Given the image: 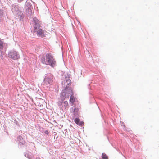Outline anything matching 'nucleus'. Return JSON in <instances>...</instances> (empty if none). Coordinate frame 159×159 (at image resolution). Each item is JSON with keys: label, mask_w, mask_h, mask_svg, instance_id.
<instances>
[{"label": "nucleus", "mask_w": 159, "mask_h": 159, "mask_svg": "<svg viewBox=\"0 0 159 159\" xmlns=\"http://www.w3.org/2000/svg\"><path fill=\"white\" fill-rule=\"evenodd\" d=\"M45 57L46 59L43 58L41 59V62L46 65H49L52 67H54L56 65V62L52 54L50 53H47Z\"/></svg>", "instance_id": "f257e3e1"}, {"label": "nucleus", "mask_w": 159, "mask_h": 159, "mask_svg": "<svg viewBox=\"0 0 159 159\" xmlns=\"http://www.w3.org/2000/svg\"><path fill=\"white\" fill-rule=\"evenodd\" d=\"M33 21L35 24L34 32H36L38 36L42 37H43L44 36V32L42 29L39 28L40 27V23L39 21L36 18H34Z\"/></svg>", "instance_id": "f03ea898"}, {"label": "nucleus", "mask_w": 159, "mask_h": 159, "mask_svg": "<svg viewBox=\"0 0 159 159\" xmlns=\"http://www.w3.org/2000/svg\"><path fill=\"white\" fill-rule=\"evenodd\" d=\"M9 57L14 60H16L20 58V56L18 52L15 51L10 52L8 54Z\"/></svg>", "instance_id": "7ed1b4c3"}, {"label": "nucleus", "mask_w": 159, "mask_h": 159, "mask_svg": "<svg viewBox=\"0 0 159 159\" xmlns=\"http://www.w3.org/2000/svg\"><path fill=\"white\" fill-rule=\"evenodd\" d=\"M52 77L50 76H46L44 79V84L47 85H51L53 82Z\"/></svg>", "instance_id": "20e7f679"}, {"label": "nucleus", "mask_w": 159, "mask_h": 159, "mask_svg": "<svg viewBox=\"0 0 159 159\" xmlns=\"http://www.w3.org/2000/svg\"><path fill=\"white\" fill-rule=\"evenodd\" d=\"M67 91L69 94L71 95L70 98V102L72 103L71 105H73L75 101V98L73 96V93L72 90L71 89H68Z\"/></svg>", "instance_id": "39448f33"}, {"label": "nucleus", "mask_w": 159, "mask_h": 159, "mask_svg": "<svg viewBox=\"0 0 159 159\" xmlns=\"http://www.w3.org/2000/svg\"><path fill=\"white\" fill-rule=\"evenodd\" d=\"M71 84V80L69 79L67 80L65 82H64V85L65 87L66 90L68 88Z\"/></svg>", "instance_id": "423d86ee"}, {"label": "nucleus", "mask_w": 159, "mask_h": 159, "mask_svg": "<svg viewBox=\"0 0 159 159\" xmlns=\"http://www.w3.org/2000/svg\"><path fill=\"white\" fill-rule=\"evenodd\" d=\"M5 44L4 43V42L2 41L1 40H0V49H2L3 48V47L5 45Z\"/></svg>", "instance_id": "0eeeda50"}, {"label": "nucleus", "mask_w": 159, "mask_h": 159, "mask_svg": "<svg viewBox=\"0 0 159 159\" xmlns=\"http://www.w3.org/2000/svg\"><path fill=\"white\" fill-rule=\"evenodd\" d=\"M79 110L78 108H75L74 110V115L76 116L79 114Z\"/></svg>", "instance_id": "6e6552de"}, {"label": "nucleus", "mask_w": 159, "mask_h": 159, "mask_svg": "<svg viewBox=\"0 0 159 159\" xmlns=\"http://www.w3.org/2000/svg\"><path fill=\"white\" fill-rule=\"evenodd\" d=\"M102 158L103 159H108V157L107 156L105 153H102Z\"/></svg>", "instance_id": "1a4fd4ad"}, {"label": "nucleus", "mask_w": 159, "mask_h": 159, "mask_svg": "<svg viewBox=\"0 0 159 159\" xmlns=\"http://www.w3.org/2000/svg\"><path fill=\"white\" fill-rule=\"evenodd\" d=\"M80 120V119L79 118H76L75 120V122L78 125L79 124Z\"/></svg>", "instance_id": "9d476101"}, {"label": "nucleus", "mask_w": 159, "mask_h": 159, "mask_svg": "<svg viewBox=\"0 0 159 159\" xmlns=\"http://www.w3.org/2000/svg\"><path fill=\"white\" fill-rule=\"evenodd\" d=\"M84 125V123L83 121H80V122L79 123V124H78V125L81 126H83Z\"/></svg>", "instance_id": "9b49d317"}, {"label": "nucleus", "mask_w": 159, "mask_h": 159, "mask_svg": "<svg viewBox=\"0 0 159 159\" xmlns=\"http://www.w3.org/2000/svg\"><path fill=\"white\" fill-rule=\"evenodd\" d=\"M4 12L3 10L0 9V16H2L3 15Z\"/></svg>", "instance_id": "f8f14e48"}, {"label": "nucleus", "mask_w": 159, "mask_h": 159, "mask_svg": "<svg viewBox=\"0 0 159 159\" xmlns=\"http://www.w3.org/2000/svg\"><path fill=\"white\" fill-rule=\"evenodd\" d=\"M64 106L66 107L68 105V103L67 101H65L64 102Z\"/></svg>", "instance_id": "ddd939ff"}, {"label": "nucleus", "mask_w": 159, "mask_h": 159, "mask_svg": "<svg viewBox=\"0 0 159 159\" xmlns=\"http://www.w3.org/2000/svg\"><path fill=\"white\" fill-rule=\"evenodd\" d=\"M44 133L47 135L49 134V132L48 130L45 131Z\"/></svg>", "instance_id": "4468645a"}, {"label": "nucleus", "mask_w": 159, "mask_h": 159, "mask_svg": "<svg viewBox=\"0 0 159 159\" xmlns=\"http://www.w3.org/2000/svg\"><path fill=\"white\" fill-rule=\"evenodd\" d=\"M63 94H64V93H63H63H62V94L63 95Z\"/></svg>", "instance_id": "2eb2a0df"}]
</instances>
